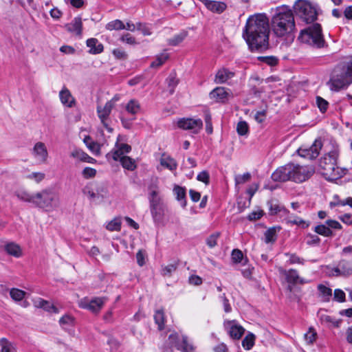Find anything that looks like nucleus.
Wrapping results in <instances>:
<instances>
[{
	"mask_svg": "<svg viewBox=\"0 0 352 352\" xmlns=\"http://www.w3.org/2000/svg\"><path fill=\"white\" fill-rule=\"evenodd\" d=\"M59 97L61 102L68 107H72L75 104V99L72 96L70 91L65 87L60 91Z\"/></svg>",
	"mask_w": 352,
	"mask_h": 352,
	"instance_id": "obj_22",
	"label": "nucleus"
},
{
	"mask_svg": "<svg viewBox=\"0 0 352 352\" xmlns=\"http://www.w3.org/2000/svg\"><path fill=\"white\" fill-rule=\"evenodd\" d=\"M16 196L21 200L34 204V195H30L24 190H18L15 192Z\"/></svg>",
	"mask_w": 352,
	"mask_h": 352,
	"instance_id": "obj_40",
	"label": "nucleus"
},
{
	"mask_svg": "<svg viewBox=\"0 0 352 352\" xmlns=\"http://www.w3.org/2000/svg\"><path fill=\"white\" fill-rule=\"evenodd\" d=\"M225 327L228 329L230 336L235 340L240 339L245 331L244 328L236 324L234 321L227 322Z\"/></svg>",
	"mask_w": 352,
	"mask_h": 352,
	"instance_id": "obj_19",
	"label": "nucleus"
},
{
	"mask_svg": "<svg viewBox=\"0 0 352 352\" xmlns=\"http://www.w3.org/2000/svg\"><path fill=\"white\" fill-rule=\"evenodd\" d=\"M318 316L322 324L334 327H338L342 321L341 320H336L331 316L320 312L318 313Z\"/></svg>",
	"mask_w": 352,
	"mask_h": 352,
	"instance_id": "obj_27",
	"label": "nucleus"
},
{
	"mask_svg": "<svg viewBox=\"0 0 352 352\" xmlns=\"http://www.w3.org/2000/svg\"><path fill=\"white\" fill-rule=\"evenodd\" d=\"M161 164L162 166L166 167L170 170H173L177 168V164L175 161L170 157L162 158L161 160Z\"/></svg>",
	"mask_w": 352,
	"mask_h": 352,
	"instance_id": "obj_50",
	"label": "nucleus"
},
{
	"mask_svg": "<svg viewBox=\"0 0 352 352\" xmlns=\"http://www.w3.org/2000/svg\"><path fill=\"white\" fill-rule=\"evenodd\" d=\"M5 250L8 254L16 258H19L22 255L20 246L13 242L7 243L5 245Z\"/></svg>",
	"mask_w": 352,
	"mask_h": 352,
	"instance_id": "obj_30",
	"label": "nucleus"
},
{
	"mask_svg": "<svg viewBox=\"0 0 352 352\" xmlns=\"http://www.w3.org/2000/svg\"><path fill=\"white\" fill-rule=\"evenodd\" d=\"M272 28L277 36H287L293 40L295 22L292 10L287 8L279 9L272 19Z\"/></svg>",
	"mask_w": 352,
	"mask_h": 352,
	"instance_id": "obj_2",
	"label": "nucleus"
},
{
	"mask_svg": "<svg viewBox=\"0 0 352 352\" xmlns=\"http://www.w3.org/2000/svg\"><path fill=\"white\" fill-rule=\"evenodd\" d=\"M177 265V263H172L163 267L162 274L164 276H170L172 274L176 271Z\"/></svg>",
	"mask_w": 352,
	"mask_h": 352,
	"instance_id": "obj_49",
	"label": "nucleus"
},
{
	"mask_svg": "<svg viewBox=\"0 0 352 352\" xmlns=\"http://www.w3.org/2000/svg\"><path fill=\"white\" fill-rule=\"evenodd\" d=\"M126 110L131 114H136L140 110V105L135 100H131L126 106Z\"/></svg>",
	"mask_w": 352,
	"mask_h": 352,
	"instance_id": "obj_41",
	"label": "nucleus"
},
{
	"mask_svg": "<svg viewBox=\"0 0 352 352\" xmlns=\"http://www.w3.org/2000/svg\"><path fill=\"white\" fill-rule=\"evenodd\" d=\"M32 155L39 164L46 163L48 157V152L43 142H36L32 151Z\"/></svg>",
	"mask_w": 352,
	"mask_h": 352,
	"instance_id": "obj_14",
	"label": "nucleus"
},
{
	"mask_svg": "<svg viewBox=\"0 0 352 352\" xmlns=\"http://www.w3.org/2000/svg\"><path fill=\"white\" fill-rule=\"evenodd\" d=\"M255 336L252 333H248L242 340V346L245 350H250L254 344Z\"/></svg>",
	"mask_w": 352,
	"mask_h": 352,
	"instance_id": "obj_36",
	"label": "nucleus"
},
{
	"mask_svg": "<svg viewBox=\"0 0 352 352\" xmlns=\"http://www.w3.org/2000/svg\"><path fill=\"white\" fill-rule=\"evenodd\" d=\"M352 83V62L337 66L327 82L330 89L338 91Z\"/></svg>",
	"mask_w": 352,
	"mask_h": 352,
	"instance_id": "obj_4",
	"label": "nucleus"
},
{
	"mask_svg": "<svg viewBox=\"0 0 352 352\" xmlns=\"http://www.w3.org/2000/svg\"><path fill=\"white\" fill-rule=\"evenodd\" d=\"M345 293L340 289H336L334 291L333 298L334 299L340 302L345 301Z\"/></svg>",
	"mask_w": 352,
	"mask_h": 352,
	"instance_id": "obj_57",
	"label": "nucleus"
},
{
	"mask_svg": "<svg viewBox=\"0 0 352 352\" xmlns=\"http://www.w3.org/2000/svg\"><path fill=\"white\" fill-rule=\"evenodd\" d=\"M318 288L319 292L321 293V294L324 297V298L326 300H328L332 295L331 289L323 285H319Z\"/></svg>",
	"mask_w": 352,
	"mask_h": 352,
	"instance_id": "obj_53",
	"label": "nucleus"
},
{
	"mask_svg": "<svg viewBox=\"0 0 352 352\" xmlns=\"http://www.w3.org/2000/svg\"><path fill=\"white\" fill-rule=\"evenodd\" d=\"M342 225L337 221L329 219L325 221L324 224L316 226L314 228V232L324 236H332L333 232L331 229L341 230Z\"/></svg>",
	"mask_w": 352,
	"mask_h": 352,
	"instance_id": "obj_10",
	"label": "nucleus"
},
{
	"mask_svg": "<svg viewBox=\"0 0 352 352\" xmlns=\"http://www.w3.org/2000/svg\"><path fill=\"white\" fill-rule=\"evenodd\" d=\"M178 349H182L184 352H193V346L188 342L187 337L184 336L181 345L178 346Z\"/></svg>",
	"mask_w": 352,
	"mask_h": 352,
	"instance_id": "obj_51",
	"label": "nucleus"
},
{
	"mask_svg": "<svg viewBox=\"0 0 352 352\" xmlns=\"http://www.w3.org/2000/svg\"><path fill=\"white\" fill-rule=\"evenodd\" d=\"M317 333L314 328L310 327L309 331L305 334V339L307 344H312L316 340Z\"/></svg>",
	"mask_w": 352,
	"mask_h": 352,
	"instance_id": "obj_47",
	"label": "nucleus"
},
{
	"mask_svg": "<svg viewBox=\"0 0 352 352\" xmlns=\"http://www.w3.org/2000/svg\"><path fill=\"white\" fill-rule=\"evenodd\" d=\"M113 54L116 58L121 60L126 59L128 56L125 51L119 48L113 50Z\"/></svg>",
	"mask_w": 352,
	"mask_h": 352,
	"instance_id": "obj_61",
	"label": "nucleus"
},
{
	"mask_svg": "<svg viewBox=\"0 0 352 352\" xmlns=\"http://www.w3.org/2000/svg\"><path fill=\"white\" fill-rule=\"evenodd\" d=\"M177 199L181 202V205L182 207H185L186 205V201L185 199L186 197V190L185 188L180 187L179 186H177L174 188L173 190Z\"/></svg>",
	"mask_w": 352,
	"mask_h": 352,
	"instance_id": "obj_35",
	"label": "nucleus"
},
{
	"mask_svg": "<svg viewBox=\"0 0 352 352\" xmlns=\"http://www.w3.org/2000/svg\"><path fill=\"white\" fill-rule=\"evenodd\" d=\"M294 170L293 164H287L277 168L272 175L275 182H286L292 180V171Z\"/></svg>",
	"mask_w": 352,
	"mask_h": 352,
	"instance_id": "obj_13",
	"label": "nucleus"
},
{
	"mask_svg": "<svg viewBox=\"0 0 352 352\" xmlns=\"http://www.w3.org/2000/svg\"><path fill=\"white\" fill-rule=\"evenodd\" d=\"M177 126L184 130H190L194 133H198L203 127L201 119L181 118L177 121Z\"/></svg>",
	"mask_w": 352,
	"mask_h": 352,
	"instance_id": "obj_12",
	"label": "nucleus"
},
{
	"mask_svg": "<svg viewBox=\"0 0 352 352\" xmlns=\"http://www.w3.org/2000/svg\"><path fill=\"white\" fill-rule=\"evenodd\" d=\"M166 82L170 88V94H173L175 91V88L178 84V80L176 78L175 74H170L166 79Z\"/></svg>",
	"mask_w": 352,
	"mask_h": 352,
	"instance_id": "obj_45",
	"label": "nucleus"
},
{
	"mask_svg": "<svg viewBox=\"0 0 352 352\" xmlns=\"http://www.w3.org/2000/svg\"><path fill=\"white\" fill-rule=\"evenodd\" d=\"M82 175L85 179L93 178L96 175V170L91 167H86L83 169Z\"/></svg>",
	"mask_w": 352,
	"mask_h": 352,
	"instance_id": "obj_55",
	"label": "nucleus"
},
{
	"mask_svg": "<svg viewBox=\"0 0 352 352\" xmlns=\"http://www.w3.org/2000/svg\"><path fill=\"white\" fill-rule=\"evenodd\" d=\"M67 30L76 35L80 36L82 34V24L81 18L76 17L73 21L65 25Z\"/></svg>",
	"mask_w": 352,
	"mask_h": 352,
	"instance_id": "obj_23",
	"label": "nucleus"
},
{
	"mask_svg": "<svg viewBox=\"0 0 352 352\" xmlns=\"http://www.w3.org/2000/svg\"><path fill=\"white\" fill-rule=\"evenodd\" d=\"M150 210L154 222L157 224L164 225L165 217L168 212L166 206L164 204Z\"/></svg>",
	"mask_w": 352,
	"mask_h": 352,
	"instance_id": "obj_18",
	"label": "nucleus"
},
{
	"mask_svg": "<svg viewBox=\"0 0 352 352\" xmlns=\"http://www.w3.org/2000/svg\"><path fill=\"white\" fill-rule=\"evenodd\" d=\"M1 352H14V344L6 338L0 339Z\"/></svg>",
	"mask_w": 352,
	"mask_h": 352,
	"instance_id": "obj_37",
	"label": "nucleus"
},
{
	"mask_svg": "<svg viewBox=\"0 0 352 352\" xmlns=\"http://www.w3.org/2000/svg\"><path fill=\"white\" fill-rule=\"evenodd\" d=\"M285 274L286 276V279L289 283L294 284L298 283L303 284L305 283V281L302 278H300L299 277L298 272L296 270L291 269L288 271H285Z\"/></svg>",
	"mask_w": 352,
	"mask_h": 352,
	"instance_id": "obj_29",
	"label": "nucleus"
},
{
	"mask_svg": "<svg viewBox=\"0 0 352 352\" xmlns=\"http://www.w3.org/2000/svg\"><path fill=\"white\" fill-rule=\"evenodd\" d=\"M83 142L92 153L95 155H98L100 153V145L96 142L92 140L90 136H85L83 139Z\"/></svg>",
	"mask_w": 352,
	"mask_h": 352,
	"instance_id": "obj_31",
	"label": "nucleus"
},
{
	"mask_svg": "<svg viewBox=\"0 0 352 352\" xmlns=\"http://www.w3.org/2000/svg\"><path fill=\"white\" fill-rule=\"evenodd\" d=\"M232 259L234 263H241L243 259V254L239 249H234L232 252Z\"/></svg>",
	"mask_w": 352,
	"mask_h": 352,
	"instance_id": "obj_52",
	"label": "nucleus"
},
{
	"mask_svg": "<svg viewBox=\"0 0 352 352\" xmlns=\"http://www.w3.org/2000/svg\"><path fill=\"white\" fill-rule=\"evenodd\" d=\"M236 131L239 135H245L248 133L249 127L245 121H240L236 126Z\"/></svg>",
	"mask_w": 352,
	"mask_h": 352,
	"instance_id": "obj_48",
	"label": "nucleus"
},
{
	"mask_svg": "<svg viewBox=\"0 0 352 352\" xmlns=\"http://www.w3.org/2000/svg\"><path fill=\"white\" fill-rule=\"evenodd\" d=\"M168 58V55L166 53H162L157 56L156 59L151 64V67H158L162 65L165 61Z\"/></svg>",
	"mask_w": 352,
	"mask_h": 352,
	"instance_id": "obj_44",
	"label": "nucleus"
},
{
	"mask_svg": "<svg viewBox=\"0 0 352 352\" xmlns=\"http://www.w3.org/2000/svg\"><path fill=\"white\" fill-rule=\"evenodd\" d=\"M113 109L112 104L107 102L104 106L98 105L96 108L97 115L100 122L110 133L113 131V129L109 126L111 122L109 116Z\"/></svg>",
	"mask_w": 352,
	"mask_h": 352,
	"instance_id": "obj_9",
	"label": "nucleus"
},
{
	"mask_svg": "<svg viewBox=\"0 0 352 352\" xmlns=\"http://www.w3.org/2000/svg\"><path fill=\"white\" fill-rule=\"evenodd\" d=\"M154 320L155 324L158 326L159 330H162L164 328V313L162 310H157L154 315Z\"/></svg>",
	"mask_w": 352,
	"mask_h": 352,
	"instance_id": "obj_39",
	"label": "nucleus"
},
{
	"mask_svg": "<svg viewBox=\"0 0 352 352\" xmlns=\"http://www.w3.org/2000/svg\"><path fill=\"white\" fill-rule=\"evenodd\" d=\"M316 104L321 112L324 113L327 111L329 103L326 100L323 99L320 96H317Z\"/></svg>",
	"mask_w": 352,
	"mask_h": 352,
	"instance_id": "obj_54",
	"label": "nucleus"
},
{
	"mask_svg": "<svg viewBox=\"0 0 352 352\" xmlns=\"http://www.w3.org/2000/svg\"><path fill=\"white\" fill-rule=\"evenodd\" d=\"M338 157V151L333 149L320 160V171L327 180L334 181L346 174V168H341L337 166Z\"/></svg>",
	"mask_w": 352,
	"mask_h": 352,
	"instance_id": "obj_3",
	"label": "nucleus"
},
{
	"mask_svg": "<svg viewBox=\"0 0 352 352\" xmlns=\"http://www.w3.org/2000/svg\"><path fill=\"white\" fill-rule=\"evenodd\" d=\"M234 76V72H230L227 69L222 68L217 72L215 76V82L217 83L222 84L232 78Z\"/></svg>",
	"mask_w": 352,
	"mask_h": 352,
	"instance_id": "obj_25",
	"label": "nucleus"
},
{
	"mask_svg": "<svg viewBox=\"0 0 352 352\" xmlns=\"http://www.w3.org/2000/svg\"><path fill=\"white\" fill-rule=\"evenodd\" d=\"M228 95L226 88L219 87L214 89L210 93V98L217 102H225L228 99Z\"/></svg>",
	"mask_w": 352,
	"mask_h": 352,
	"instance_id": "obj_21",
	"label": "nucleus"
},
{
	"mask_svg": "<svg viewBox=\"0 0 352 352\" xmlns=\"http://www.w3.org/2000/svg\"><path fill=\"white\" fill-rule=\"evenodd\" d=\"M107 300V298H94L90 301H82L80 302V307L89 309L93 313H98L103 307L104 302Z\"/></svg>",
	"mask_w": 352,
	"mask_h": 352,
	"instance_id": "obj_15",
	"label": "nucleus"
},
{
	"mask_svg": "<svg viewBox=\"0 0 352 352\" xmlns=\"http://www.w3.org/2000/svg\"><path fill=\"white\" fill-rule=\"evenodd\" d=\"M106 29L108 30H120L124 29V24L123 22L119 19H116L112 21H110L106 25Z\"/></svg>",
	"mask_w": 352,
	"mask_h": 352,
	"instance_id": "obj_42",
	"label": "nucleus"
},
{
	"mask_svg": "<svg viewBox=\"0 0 352 352\" xmlns=\"http://www.w3.org/2000/svg\"><path fill=\"white\" fill-rule=\"evenodd\" d=\"M294 10L295 14L307 23H312L317 19L318 12L316 7L307 1H297Z\"/></svg>",
	"mask_w": 352,
	"mask_h": 352,
	"instance_id": "obj_7",
	"label": "nucleus"
},
{
	"mask_svg": "<svg viewBox=\"0 0 352 352\" xmlns=\"http://www.w3.org/2000/svg\"><path fill=\"white\" fill-rule=\"evenodd\" d=\"M71 156L81 162L93 164L96 160L81 149H74L71 153Z\"/></svg>",
	"mask_w": 352,
	"mask_h": 352,
	"instance_id": "obj_26",
	"label": "nucleus"
},
{
	"mask_svg": "<svg viewBox=\"0 0 352 352\" xmlns=\"http://www.w3.org/2000/svg\"><path fill=\"white\" fill-rule=\"evenodd\" d=\"M339 269L341 271L342 276H349L352 274V265L350 262L342 260L338 263Z\"/></svg>",
	"mask_w": 352,
	"mask_h": 352,
	"instance_id": "obj_34",
	"label": "nucleus"
},
{
	"mask_svg": "<svg viewBox=\"0 0 352 352\" xmlns=\"http://www.w3.org/2000/svg\"><path fill=\"white\" fill-rule=\"evenodd\" d=\"M322 144L321 140H316L309 147H300L298 149V155L304 158L313 160L316 158L322 148Z\"/></svg>",
	"mask_w": 352,
	"mask_h": 352,
	"instance_id": "obj_11",
	"label": "nucleus"
},
{
	"mask_svg": "<svg viewBox=\"0 0 352 352\" xmlns=\"http://www.w3.org/2000/svg\"><path fill=\"white\" fill-rule=\"evenodd\" d=\"M187 35L188 32L186 31H182L175 35L172 38H170L168 40V44L170 45L176 46L181 43L185 39Z\"/></svg>",
	"mask_w": 352,
	"mask_h": 352,
	"instance_id": "obj_38",
	"label": "nucleus"
},
{
	"mask_svg": "<svg viewBox=\"0 0 352 352\" xmlns=\"http://www.w3.org/2000/svg\"><path fill=\"white\" fill-rule=\"evenodd\" d=\"M34 303L35 307L38 308H42L47 311L54 313L58 312V309L56 307H54L50 302L42 298H38L37 300H34Z\"/></svg>",
	"mask_w": 352,
	"mask_h": 352,
	"instance_id": "obj_28",
	"label": "nucleus"
},
{
	"mask_svg": "<svg viewBox=\"0 0 352 352\" xmlns=\"http://www.w3.org/2000/svg\"><path fill=\"white\" fill-rule=\"evenodd\" d=\"M10 295L14 300L19 301L24 298L25 292L19 289L12 288L10 292Z\"/></svg>",
	"mask_w": 352,
	"mask_h": 352,
	"instance_id": "obj_46",
	"label": "nucleus"
},
{
	"mask_svg": "<svg viewBox=\"0 0 352 352\" xmlns=\"http://www.w3.org/2000/svg\"><path fill=\"white\" fill-rule=\"evenodd\" d=\"M263 215V212L262 210L253 211L250 213L248 216V219L250 221H255L261 219Z\"/></svg>",
	"mask_w": 352,
	"mask_h": 352,
	"instance_id": "obj_64",
	"label": "nucleus"
},
{
	"mask_svg": "<svg viewBox=\"0 0 352 352\" xmlns=\"http://www.w3.org/2000/svg\"><path fill=\"white\" fill-rule=\"evenodd\" d=\"M285 221L287 223L297 225L302 228H307L309 226V223L302 219L291 214H288L287 217L285 218Z\"/></svg>",
	"mask_w": 352,
	"mask_h": 352,
	"instance_id": "obj_32",
	"label": "nucleus"
},
{
	"mask_svg": "<svg viewBox=\"0 0 352 352\" xmlns=\"http://www.w3.org/2000/svg\"><path fill=\"white\" fill-rule=\"evenodd\" d=\"M206 131L208 134L212 133V118L209 113L205 114Z\"/></svg>",
	"mask_w": 352,
	"mask_h": 352,
	"instance_id": "obj_58",
	"label": "nucleus"
},
{
	"mask_svg": "<svg viewBox=\"0 0 352 352\" xmlns=\"http://www.w3.org/2000/svg\"><path fill=\"white\" fill-rule=\"evenodd\" d=\"M113 159L115 161L119 160L122 166L126 169L133 170L135 168V161L128 156H122L120 151H114L113 153Z\"/></svg>",
	"mask_w": 352,
	"mask_h": 352,
	"instance_id": "obj_20",
	"label": "nucleus"
},
{
	"mask_svg": "<svg viewBox=\"0 0 352 352\" xmlns=\"http://www.w3.org/2000/svg\"><path fill=\"white\" fill-rule=\"evenodd\" d=\"M82 192L85 195L87 196L90 200H94L96 198H98V194L96 193L93 188V185L89 184L86 185L82 189Z\"/></svg>",
	"mask_w": 352,
	"mask_h": 352,
	"instance_id": "obj_43",
	"label": "nucleus"
},
{
	"mask_svg": "<svg viewBox=\"0 0 352 352\" xmlns=\"http://www.w3.org/2000/svg\"><path fill=\"white\" fill-rule=\"evenodd\" d=\"M148 200L150 204V209L164 205L162 197L160 195V191L156 185L152 184L148 187Z\"/></svg>",
	"mask_w": 352,
	"mask_h": 352,
	"instance_id": "obj_17",
	"label": "nucleus"
},
{
	"mask_svg": "<svg viewBox=\"0 0 352 352\" xmlns=\"http://www.w3.org/2000/svg\"><path fill=\"white\" fill-rule=\"evenodd\" d=\"M293 168L292 180L296 182H302L308 179L314 173V168L312 166L293 164Z\"/></svg>",
	"mask_w": 352,
	"mask_h": 352,
	"instance_id": "obj_8",
	"label": "nucleus"
},
{
	"mask_svg": "<svg viewBox=\"0 0 352 352\" xmlns=\"http://www.w3.org/2000/svg\"><path fill=\"white\" fill-rule=\"evenodd\" d=\"M307 238V244L309 245H318L320 242V239L317 235L308 234Z\"/></svg>",
	"mask_w": 352,
	"mask_h": 352,
	"instance_id": "obj_63",
	"label": "nucleus"
},
{
	"mask_svg": "<svg viewBox=\"0 0 352 352\" xmlns=\"http://www.w3.org/2000/svg\"><path fill=\"white\" fill-rule=\"evenodd\" d=\"M210 12L216 14L223 13L227 8V5L223 1L212 0H199Z\"/></svg>",
	"mask_w": 352,
	"mask_h": 352,
	"instance_id": "obj_16",
	"label": "nucleus"
},
{
	"mask_svg": "<svg viewBox=\"0 0 352 352\" xmlns=\"http://www.w3.org/2000/svg\"><path fill=\"white\" fill-rule=\"evenodd\" d=\"M87 46L89 47V52L92 54H100L104 49L103 45L94 38L87 39Z\"/></svg>",
	"mask_w": 352,
	"mask_h": 352,
	"instance_id": "obj_24",
	"label": "nucleus"
},
{
	"mask_svg": "<svg viewBox=\"0 0 352 352\" xmlns=\"http://www.w3.org/2000/svg\"><path fill=\"white\" fill-rule=\"evenodd\" d=\"M120 227L121 223L117 219L111 221L106 226L107 229L110 231H118L120 230Z\"/></svg>",
	"mask_w": 352,
	"mask_h": 352,
	"instance_id": "obj_56",
	"label": "nucleus"
},
{
	"mask_svg": "<svg viewBox=\"0 0 352 352\" xmlns=\"http://www.w3.org/2000/svg\"><path fill=\"white\" fill-rule=\"evenodd\" d=\"M286 255L289 256V262L290 264H295V263H298V264H302V265L304 264V259L300 258L296 254L287 253Z\"/></svg>",
	"mask_w": 352,
	"mask_h": 352,
	"instance_id": "obj_60",
	"label": "nucleus"
},
{
	"mask_svg": "<svg viewBox=\"0 0 352 352\" xmlns=\"http://www.w3.org/2000/svg\"><path fill=\"white\" fill-rule=\"evenodd\" d=\"M298 40L317 48L324 47L325 43L322 33V28L319 23H314L301 30Z\"/></svg>",
	"mask_w": 352,
	"mask_h": 352,
	"instance_id": "obj_5",
	"label": "nucleus"
},
{
	"mask_svg": "<svg viewBox=\"0 0 352 352\" xmlns=\"http://www.w3.org/2000/svg\"><path fill=\"white\" fill-rule=\"evenodd\" d=\"M269 20L264 14L250 16L246 22L243 36L251 50L263 51L269 47Z\"/></svg>",
	"mask_w": 352,
	"mask_h": 352,
	"instance_id": "obj_1",
	"label": "nucleus"
},
{
	"mask_svg": "<svg viewBox=\"0 0 352 352\" xmlns=\"http://www.w3.org/2000/svg\"><path fill=\"white\" fill-rule=\"evenodd\" d=\"M28 178H29L30 179H34L36 182L38 183V182H41L45 178V174L43 173H41V172H34V173H32L31 174H30L28 176Z\"/></svg>",
	"mask_w": 352,
	"mask_h": 352,
	"instance_id": "obj_62",
	"label": "nucleus"
},
{
	"mask_svg": "<svg viewBox=\"0 0 352 352\" xmlns=\"http://www.w3.org/2000/svg\"><path fill=\"white\" fill-rule=\"evenodd\" d=\"M198 181L202 182L206 184H209L210 181V175L208 171L203 170L199 173L197 177Z\"/></svg>",
	"mask_w": 352,
	"mask_h": 352,
	"instance_id": "obj_59",
	"label": "nucleus"
},
{
	"mask_svg": "<svg viewBox=\"0 0 352 352\" xmlns=\"http://www.w3.org/2000/svg\"><path fill=\"white\" fill-rule=\"evenodd\" d=\"M34 205L51 211L60 205V199L58 195L51 190H43L34 195Z\"/></svg>",
	"mask_w": 352,
	"mask_h": 352,
	"instance_id": "obj_6",
	"label": "nucleus"
},
{
	"mask_svg": "<svg viewBox=\"0 0 352 352\" xmlns=\"http://www.w3.org/2000/svg\"><path fill=\"white\" fill-rule=\"evenodd\" d=\"M280 228L272 227L267 230L264 234L265 242L266 243H274L277 239V232Z\"/></svg>",
	"mask_w": 352,
	"mask_h": 352,
	"instance_id": "obj_33",
	"label": "nucleus"
}]
</instances>
